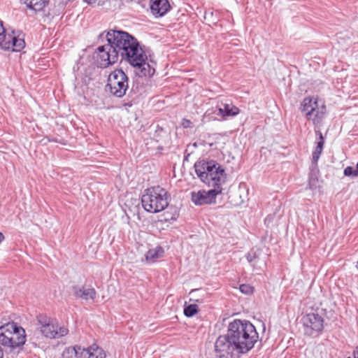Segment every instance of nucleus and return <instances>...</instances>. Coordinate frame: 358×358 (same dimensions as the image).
Listing matches in <instances>:
<instances>
[{"mask_svg":"<svg viewBox=\"0 0 358 358\" xmlns=\"http://www.w3.org/2000/svg\"><path fill=\"white\" fill-rule=\"evenodd\" d=\"M103 36H104V32L101 33L99 36L100 37H103Z\"/></svg>","mask_w":358,"mask_h":358,"instance_id":"35","label":"nucleus"},{"mask_svg":"<svg viewBox=\"0 0 358 358\" xmlns=\"http://www.w3.org/2000/svg\"><path fill=\"white\" fill-rule=\"evenodd\" d=\"M240 110L236 106L229 103L223 104V108H219V113L222 116H235L238 115Z\"/></svg>","mask_w":358,"mask_h":358,"instance_id":"20","label":"nucleus"},{"mask_svg":"<svg viewBox=\"0 0 358 358\" xmlns=\"http://www.w3.org/2000/svg\"><path fill=\"white\" fill-rule=\"evenodd\" d=\"M355 169H354L353 167L352 166H347L345 169H344V171H343V173L345 176H348V177H352V178H355V177H357L358 175L355 174Z\"/></svg>","mask_w":358,"mask_h":358,"instance_id":"26","label":"nucleus"},{"mask_svg":"<svg viewBox=\"0 0 358 358\" xmlns=\"http://www.w3.org/2000/svg\"><path fill=\"white\" fill-rule=\"evenodd\" d=\"M356 267L358 268V262L357 263Z\"/></svg>","mask_w":358,"mask_h":358,"instance_id":"37","label":"nucleus"},{"mask_svg":"<svg viewBox=\"0 0 358 358\" xmlns=\"http://www.w3.org/2000/svg\"><path fill=\"white\" fill-rule=\"evenodd\" d=\"M194 168L200 180L209 187L216 189L226 181L225 170L217 161H198L194 164Z\"/></svg>","mask_w":358,"mask_h":358,"instance_id":"3","label":"nucleus"},{"mask_svg":"<svg viewBox=\"0 0 358 358\" xmlns=\"http://www.w3.org/2000/svg\"><path fill=\"white\" fill-rule=\"evenodd\" d=\"M198 306L196 304H189L185 307L184 315L186 317H191L198 312Z\"/></svg>","mask_w":358,"mask_h":358,"instance_id":"23","label":"nucleus"},{"mask_svg":"<svg viewBox=\"0 0 358 358\" xmlns=\"http://www.w3.org/2000/svg\"><path fill=\"white\" fill-rule=\"evenodd\" d=\"M169 197L167 191L159 186L148 188L141 196L142 206L150 213L161 212L168 206Z\"/></svg>","mask_w":358,"mask_h":358,"instance_id":"4","label":"nucleus"},{"mask_svg":"<svg viewBox=\"0 0 358 358\" xmlns=\"http://www.w3.org/2000/svg\"><path fill=\"white\" fill-rule=\"evenodd\" d=\"M94 58L98 66L106 68L117 62L119 57L115 49L108 42L97 48L94 54Z\"/></svg>","mask_w":358,"mask_h":358,"instance_id":"8","label":"nucleus"},{"mask_svg":"<svg viewBox=\"0 0 358 358\" xmlns=\"http://www.w3.org/2000/svg\"><path fill=\"white\" fill-rule=\"evenodd\" d=\"M11 326L9 322L0 327V344L13 350V343H10Z\"/></svg>","mask_w":358,"mask_h":358,"instance_id":"14","label":"nucleus"},{"mask_svg":"<svg viewBox=\"0 0 358 358\" xmlns=\"http://www.w3.org/2000/svg\"><path fill=\"white\" fill-rule=\"evenodd\" d=\"M96 1L97 0H84L85 2H86L87 3H88L90 5L95 3Z\"/></svg>","mask_w":358,"mask_h":358,"instance_id":"31","label":"nucleus"},{"mask_svg":"<svg viewBox=\"0 0 358 358\" xmlns=\"http://www.w3.org/2000/svg\"><path fill=\"white\" fill-rule=\"evenodd\" d=\"M81 358H106V354L102 348L96 345H92L87 348H83Z\"/></svg>","mask_w":358,"mask_h":358,"instance_id":"15","label":"nucleus"},{"mask_svg":"<svg viewBox=\"0 0 358 358\" xmlns=\"http://www.w3.org/2000/svg\"><path fill=\"white\" fill-rule=\"evenodd\" d=\"M325 113L326 106L324 104L319 106L317 103V107H315L314 108V112L310 116H308L307 119L312 120L314 124H318L323 119Z\"/></svg>","mask_w":358,"mask_h":358,"instance_id":"18","label":"nucleus"},{"mask_svg":"<svg viewBox=\"0 0 358 358\" xmlns=\"http://www.w3.org/2000/svg\"><path fill=\"white\" fill-rule=\"evenodd\" d=\"M4 235L0 231V243L4 240Z\"/></svg>","mask_w":358,"mask_h":358,"instance_id":"32","label":"nucleus"},{"mask_svg":"<svg viewBox=\"0 0 358 358\" xmlns=\"http://www.w3.org/2000/svg\"><path fill=\"white\" fill-rule=\"evenodd\" d=\"M106 87L114 96L122 98L129 88V78L122 69H115L109 74Z\"/></svg>","mask_w":358,"mask_h":358,"instance_id":"5","label":"nucleus"},{"mask_svg":"<svg viewBox=\"0 0 358 358\" xmlns=\"http://www.w3.org/2000/svg\"><path fill=\"white\" fill-rule=\"evenodd\" d=\"M143 91V87L142 85L139 83H134L128 94L131 100L128 103H125V106L131 107L134 103H135L139 96L142 94Z\"/></svg>","mask_w":358,"mask_h":358,"instance_id":"17","label":"nucleus"},{"mask_svg":"<svg viewBox=\"0 0 358 358\" xmlns=\"http://www.w3.org/2000/svg\"><path fill=\"white\" fill-rule=\"evenodd\" d=\"M106 38L122 60L140 70L139 76L150 77L154 75L155 69L147 62L148 57L136 38L126 31L113 29L106 33Z\"/></svg>","mask_w":358,"mask_h":358,"instance_id":"2","label":"nucleus"},{"mask_svg":"<svg viewBox=\"0 0 358 358\" xmlns=\"http://www.w3.org/2000/svg\"><path fill=\"white\" fill-rule=\"evenodd\" d=\"M309 185L311 187V182L310 181Z\"/></svg>","mask_w":358,"mask_h":358,"instance_id":"38","label":"nucleus"},{"mask_svg":"<svg viewBox=\"0 0 358 358\" xmlns=\"http://www.w3.org/2000/svg\"><path fill=\"white\" fill-rule=\"evenodd\" d=\"M355 174L358 175V162H357V164L356 165V169H355Z\"/></svg>","mask_w":358,"mask_h":358,"instance_id":"34","label":"nucleus"},{"mask_svg":"<svg viewBox=\"0 0 358 358\" xmlns=\"http://www.w3.org/2000/svg\"><path fill=\"white\" fill-rule=\"evenodd\" d=\"M324 322V318L317 313H309L301 317L304 334L313 338L322 333Z\"/></svg>","mask_w":358,"mask_h":358,"instance_id":"6","label":"nucleus"},{"mask_svg":"<svg viewBox=\"0 0 358 358\" xmlns=\"http://www.w3.org/2000/svg\"><path fill=\"white\" fill-rule=\"evenodd\" d=\"M352 355L354 358H358V345L356 347V349L353 351Z\"/></svg>","mask_w":358,"mask_h":358,"instance_id":"30","label":"nucleus"},{"mask_svg":"<svg viewBox=\"0 0 358 358\" xmlns=\"http://www.w3.org/2000/svg\"><path fill=\"white\" fill-rule=\"evenodd\" d=\"M348 358H350V357H348Z\"/></svg>","mask_w":358,"mask_h":358,"instance_id":"39","label":"nucleus"},{"mask_svg":"<svg viewBox=\"0 0 358 358\" xmlns=\"http://www.w3.org/2000/svg\"><path fill=\"white\" fill-rule=\"evenodd\" d=\"M164 253L162 247L157 246L155 248L149 250L145 254V259L147 262H153L155 259L161 257Z\"/></svg>","mask_w":358,"mask_h":358,"instance_id":"22","label":"nucleus"},{"mask_svg":"<svg viewBox=\"0 0 358 358\" xmlns=\"http://www.w3.org/2000/svg\"><path fill=\"white\" fill-rule=\"evenodd\" d=\"M9 324L11 326L10 343H13V350H15L25 343V330L15 322H9Z\"/></svg>","mask_w":358,"mask_h":358,"instance_id":"11","label":"nucleus"},{"mask_svg":"<svg viewBox=\"0 0 358 358\" xmlns=\"http://www.w3.org/2000/svg\"><path fill=\"white\" fill-rule=\"evenodd\" d=\"M37 321L41 334L46 338H58L66 335L69 330L64 327H59L53 320L45 315H39Z\"/></svg>","mask_w":358,"mask_h":358,"instance_id":"7","label":"nucleus"},{"mask_svg":"<svg viewBox=\"0 0 358 358\" xmlns=\"http://www.w3.org/2000/svg\"><path fill=\"white\" fill-rule=\"evenodd\" d=\"M24 46L25 42L23 39L19 38L13 34L6 33L3 22L0 21V48L4 50L19 52Z\"/></svg>","mask_w":358,"mask_h":358,"instance_id":"9","label":"nucleus"},{"mask_svg":"<svg viewBox=\"0 0 358 358\" xmlns=\"http://www.w3.org/2000/svg\"><path fill=\"white\" fill-rule=\"evenodd\" d=\"M168 0H150L151 13L155 17H162L170 10Z\"/></svg>","mask_w":358,"mask_h":358,"instance_id":"13","label":"nucleus"},{"mask_svg":"<svg viewBox=\"0 0 358 358\" xmlns=\"http://www.w3.org/2000/svg\"><path fill=\"white\" fill-rule=\"evenodd\" d=\"M259 338L255 326L249 321L234 320L228 325L226 334L220 336L215 343L219 358H239L254 348Z\"/></svg>","mask_w":358,"mask_h":358,"instance_id":"1","label":"nucleus"},{"mask_svg":"<svg viewBox=\"0 0 358 358\" xmlns=\"http://www.w3.org/2000/svg\"><path fill=\"white\" fill-rule=\"evenodd\" d=\"M222 192V187L206 191L204 189L191 192V200L196 206H203L215 203L216 196Z\"/></svg>","mask_w":358,"mask_h":358,"instance_id":"10","label":"nucleus"},{"mask_svg":"<svg viewBox=\"0 0 358 358\" xmlns=\"http://www.w3.org/2000/svg\"><path fill=\"white\" fill-rule=\"evenodd\" d=\"M27 6L35 11L42 10L43 8L48 3L50 0H20Z\"/></svg>","mask_w":358,"mask_h":358,"instance_id":"19","label":"nucleus"},{"mask_svg":"<svg viewBox=\"0 0 358 358\" xmlns=\"http://www.w3.org/2000/svg\"><path fill=\"white\" fill-rule=\"evenodd\" d=\"M239 289L242 293L245 294H251L253 293L254 291L253 287L247 284L241 285Z\"/></svg>","mask_w":358,"mask_h":358,"instance_id":"25","label":"nucleus"},{"mask_svg":"<svg viewBox=\"0 0 358 358\" xmlns=\"http://www.w3.org/2000/svg\"><path fill=\"white\" fill-rule=\"evenodd\" d=\"M3 350L2 349V348L0 346V358H3Z\"/></svg>","mask_w":358,"mask_h":358,"instance_id":"33","label":"nucleus"},{"mask_svg":"<svg viewBox=\"0 0 358 358\" xmlns=\"http://www.w3.org/2000/svg\"><path fill=\"white\" fill-rule=\"evenodd\" d=\"M183 121H184L183 123H182L183 127H185V128L188 127L189 124L191 123V122L189 120H185V119H184Z\"/></svg>","mask_w":358,"mask_h":358,"instance_id":"29","label":"nucleus"},{"mask_svg":"<svg viewBox=\"0 0 358 358\" xmlns=\"http://www.w3.org/2000/svg\"><path fill=\"white\" fill-rule=\"evenodd\" d=\"M71 291L76 299L85 301H94L96 296V292L94 288L91 287H87L84 285H73L71 287Z\"/></svg>","mask_w":358,"mask_h":358,"instance_id":"12","label":"nucleus"},{"mask_svg":"<svg viewBox=\"0 0 358 358\" xmlns=\"http://www.w3.org/2000/svg\"><path fill=\"white\" fill-rule=\"evenodd\" d=\"M322 150L323 149H319L318 147L316 146V148H315L314 151L313 152V162L314 163H317L319 158H320V156L322 152Z\"/></svg>","mask_w":358,"mask_h":358,"instance_id":"28","label":"nucleus"},{"mask_svg":"<svg viewBox=\"0 0 358 358\" xmlns=\"http://www.w3.org/2000/svg\"><path fill=\"white\" fill-rule=\"evenodd\" d=\"M159 131H160L161 132H164V131L163 130V129H162V128H160Z\"/></svg>","mask_w":358,"mask_h":358,"instance_id":"36","label":"nucleus"},{"mask_svg":"<svg viewBox=\"0 0 358 358\" xmlns=\"http://www.w3.org/2000/svg\"><path fill=\"white\" fill-rule=\"evenodd\" d=\"M316 135L319 136V141L317 142V147L320 149H323L324 145V138L320 131H316Z\"/></svg>","mask_w":358,"mask_h":358,"instance_id":"27","label":"nucleus"},{"mask_svg":"<svg viewBox=\"0 0 358 358\" xmlns=\"http://www.w3.org/2000/svg\"><path fill=\"white\" fill-rule=\"evenodd\" d=\"M259 252L255 250L252 249L250 250L245 255V257L248 260V262L250 264L255 262L257 259L259 258Z\"/></svg>","mask_w":358,"mask_h":358,"instance_id":"24","label":"nucleus"},{"mask_svg":"<svg viewBox=\"0 0 358 358\" xmlns=\"http://www.w3.org/2000/svg\"><path fill=\"white\" fill-rule=\"evenodd\" d=\"M317 101L310 97H306L303 99L300 106V110L304 113L305 117L308 118L314 112L315 107H317Z\"/></svg>","mask_w":358,"mask_h":358,"instance_id":"16","label":"nucleus"},{"mask_svg":"<svg viewBox=\"0 0 358 358\" xmlns=\"http://www.w3.org/2000/svg\"><path fill=\"white\" fill-rule=\"evenodd\" d=\"M83 352L81 346L76 345L66 348L62 353V358H81L80 354Z\"/></svg>","mask_w":358,"mask_h":358,"instance_id":"21","label":"nucleus"}]
</instances>
